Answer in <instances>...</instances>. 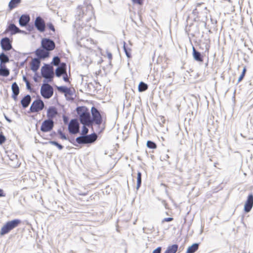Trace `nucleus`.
Wrapping results in <instances>:
<instances>
[{
  "label": "nucleus",
  "instance_id": "2eb2a0df",
  "mask_svg": "<svg viewBox=\"0 0 253 253\" xmlns=\"http://www.w3.org/2000/svg\"><path fill=\"white\" fill-rule=\"evenodd\" d=\"M253 207V194H250L247 198L244 205V211L246 212H249L251 211Z\"/></svg>",
  "mask_w": 253,
  "mask_h": 253
},
{
  "label": "nucleus",
  "instance_id": "9b49d317",
  "mask_svg": "<svg viewBox=\"0 0 253 253\" xmlns=\"http://www.w3.org/2000/svg\"><path fill=\"white\" fill-rule=\"evenodd\" d=\"M54 121L50 119L44 120L42 124L41 130L42 132H46L51 130L54 127Z\"/></svg>",
  "mask_w": 253,
  "mask_h": 253
},
{
  "label": "nucleus",
  "instance_id": "4be33fe9",
  "mask_svg": "<svg viewBox=\"0 0 253 253\" xmlns=\"http://www.w3.org/2000/svg\"><path fill=\"white\" fill-rule=\"evenodd\" d=\"M31 102V97L29 94L25 95L21 100V104L23 108H26Z\"/></svg>",
  "mask_w": 253,
  "mask_h": 253
},
{
  "label": "nucleus",
  "instance_id": "c85d7f7f",
  "mask_svg": "<svg viewBox=\"0 0 253 253\" xmlns=\"http://www.w3.org/2000/svg\"><path fill=\"white\" fill-rule=\"evenodd\" d=\"M21 0H11L8 4L10 9L15 8L21 2Z\"/></svg>",
  "mask_w": 253,
  "mask_h": 253
},
{
  "label": "nucleus",
  "instance_id": "0eeeda50",
  "mask_svg": "<svg viewBox=\"0 0 253 253\" xmlns=\"http://www.w3.org/2000/svg\"><path fill=\"white\" fill-rule=\"evenodd\" d=\"M44 107V104L41 99L34 100L30 108V112L36 113L42 111Z\"/></svg>",
  "mask_w": 253,
  "mask_h": 253
},
{
  "label": "nucleus",
  "instance_id": "4c0bfd02",
  "mask_svg": "<svg viewBox=\"0 0 253 253\" xmlns=\"http://www.w3.org/2000/svg\"><path fill=\"white\" fill-rule=\"evenodd\" d=\"M86 126L83 125L82 130V135H87V133L88 132V129L86 127Z\"/></svg>",
  "mask_w": 253,
  "mask_h": 253
},
{
  "label": "nucleus",
  "instance_id": "c9c22d12",
  "mask_svg": "<svg viewBox=\"0 0 253 253\" xmlns=\"http://www.w3.org/2000/svg\"><path fill=\"white\" fill-rule=\"evenodd\" d=\"M58 133L60 135L61 139L63 140H67L68 138L66 137L65 134L62 131L61 129H59L57 131Z\"/></svg>",
  "mask_w": 253,
  "mask_h": 253
},
{
  "label": "nucleus",
  "instance_id": "6e6552de",
  "mask_svg": "<svg viewBox=\"0 0 253 253\" xmlns=\"http://www.w3.org/2000/svg\"><path fill=\"white\" fill-rule=\"evenodd\" d=\"M41 47L48 52L53 50L55 47L54 42L49 38H43L41 41Z\"/></svg>",
  "mask_w": 253,
  "mask_h": 253
},
{
  "label": "nucleus",
  "instance_id": "9d476101",
  "mask_svg": "<svg viewBox=\"0 0 253 253\" xmlns=\"http://www.w3.org/2000/svg\"><path fill=\"white\" fill-rule=\"evenodd\" d=\"M80 125L77 119H72L68 125V130L71 134H75L79 132Z\"/></svg>",
  "mask_w": 253,
  "mask_h": 253
},
{
  "label": "nucleus",
  "instance_id": "e433bc0d",
  "mask_svg": "<svg viewBox=\"0 0 253 253\" xmlns=\"http://www.w3.org/2000/svg\"><path fill=\"white\" fill-rule=\"evenodd\" d=\"M246 72V69L245 67H244L243 70V71H242V73L241 75H240V77L239 78V79L238 80V83H239L240 82H241L243 80V79L244 78V77L245 76Z\"/></svg>",
  "mask_w": 253,
  "mask_h": 253
},
{
  "label": "nucleus",
  "instance_id": "a18cd8bd",
  "mask_svg": "<svg viewBox=\"0 0 253 253\" xmlns=\"http://www.w3.org/2000/svg\"><path fill=\"white\" fill-rule=\"evenodd\" d=\"M173 220V218L172 217H167L165 218L163 220V222H169Z\"/></svg>",
  "mask_w": 253,
  "mask_h": 253
},
{
  "label": "nucleus",
  "instance_id": "c03bdc74",
  "mask_svg": "<svg viewBox=\"0 0 253 253\" xmlns=\"http://www.w3.org/2000/svg\"><path fill=\"white\" fill-rule=\"evenodd\" d=\"M63 75V80L66 82H69V79H68V76L67 75V73L66 72V73L64 74V75Z\"/></svg>",
  "mask_w": 253,
  "mask_h": 253
},
{
  "label": "nucleus",
  "instance_id": "ea45409f",
  "mask_svg": "<svg viewBox=\"0 0 253 253\" xmlns=\"http://www.w3.org/2000/svg\"><path fill=\"white\" fill-rule=\"evenodd\" d=\"M47 26L48 28L51 31L54 32L55 31V28L53 26V25L51 23H48L47 24Z\"/></svg>",
  "mask_w": 253,
  "mask_h": 253
},
{
  "label": "nucleus",
  "instance_id": "423d86ee",
  "mask_svg": "<svg viewBox=\"0 0 253 253\" xmlns=\"http://www.w3.org/2000/svg\"><path fill=\"white\" fill-rule=\"evenodd\" d=\"M41 94L45 99L50 98L53 94L52 86L47 83L43 84L41 88Z\"/></svg>",
  "mask_w": 253,
  "mask_h": 253
},
{
  "label": "nucleus",
  "instance_id": "a878e982",
  "mask_svg": "<svg viewBox=\"0 0 253 253\" xmlns=\"http://www.w3.org/2000/svg\"><path fill=\"white\" fill-rule=\"evenodd\" d=\"M9 75V71L5 67V65H0V76L7 77Z\"/></svg>",
  "mask_w": 253,
  "mask_h": 253
},
{
  "label": "nucleus",
  "instance_id": "393cba45",
  "mask_svg": "<svg viewBox=\"0 0 253 253\" xmlns=\"http://www.w3.org/2000/svg\"><path fill=\"white\" fill-rule=\"evenodd\" d=\"M9 61V57L4 52L0 54V65H5V63Z\"/></svg>",
  "mask_w": 253,
  "mask_h": 253
},
{
  "label": "nucleus",
  "instance_id": "b1692460",
  "mask_svg": "<svg viewBox=\"0 0 253 253\" xmlns=\"http://www.w3.org/2000/svg\"><path fill=\"white\" fill-rule=\"evenodd\" d=\"M193 55L195 60L203 62V59L201 53L197 51L194 47H193Z\"/></svg>",
  "mask_w": 253,
  "mask_h": 253
},
{
  "label": "nucleus",
  "instance_id": "a19ab883",
  "mask_svg": "<svg viewBox=\"0 0 253 253\" xmlns=\"http://www.w3.org/2000/svg\"><path fill=\"white\" fill-rule=\"evenodd\" d=\"M162 248L160 247H158L156 249H155L152 253H161Z\"/></svg>",
  "mask_w": 253,
  "mask_h": 253
},
{
  "label": "nucleus",
  "instance_id": "4468645a",
  "mask_svg": "<svg viewBox=\"0 0 253 253\" xmlns=\"http://www.w3.org/2000/svg\"><path fill=\"white\" fill-rule=\"evenodd\" d=\"M37 58L40 59H44L49 56V52L42 48L37 49L35 52Z\"/></svg>",
  "mask_w": 253,
  "mask_h": 253
},
{
  "label": "nucleus",
  "instance_id": "f257e3e1",
  "mask_svg": "<svg viewBox=\"0 0 253 253\" xmlns=\"http://www.w3.org/2000/svg\"><path fill=\"white\" fill-rule=\"evenodd\" d=\"M94 13L93 7L91 4L86 5L81 8L78 7L76 15V21L74 27L77 30V35L78 38H82L85 30L83 27L84 25L91 26L90 21H93Z\"/></svg>",
  "mask_w": 253,
  "mask_h": 253
},
{
  "label": "nucleus",
  "instance_id": "bb28decb",
  "mask_svg": "<svg viewBox=\"0 0 253 253\" xmlns=\"http://www.w3.org/2000/svg\"><path fill=\"white\" fill-rule=\"evenodd\" d=\"M198 248L199 244L194 243L187 249L186 253H194L196 251L198 250Z\"/></svg>",
  "mask_w": 253,
  "mask_h": 253
},
{
  "label": "nucleus",
  "instance_id": "a211bd4d",
  "mask_svg": "<svg viewBox=\"0 0 253 253\" xmlns=\"http://www.w3.org/2000/svg\"><path fill=\"white\" fill-rule=\"evenodd\" d=\"M30 20V16L27 14L22 15L19 19V25L21 27L26 26L29 23Z\"/></svg>",
  "mask_w": 253,
  "mask_h": 253
},
{
  "label": "nucleus",
  "instance_id": "f704fd0d",
  "mask_svg": "<svg viewBox=\"0 0 253 253\" xmlns=\"http://www.w3.org/2000/svg\"><path fill=\"white\" fill-rule=\"evenodd\" d=\"M147 146L150 149H155L157 147L156 144L151 140H148L147 142Z\"/></svg>",
  "mask_w": 253,
  "mask_h": 253
},
{
  "label": "nucleus",
  "instance_id": "2f4dec72",
  "mask_svg": "<svg viewBox=\"0 0 253 253\" xmlns=\"http://www.w3.org/2000/svg\"><path fill=\"white\" fill-rule=\"evenodd\" d=\"M137 184H136V189L138 190L141 185V181H142V178H141V176H142V174L140 172V171H138L137 172Z\"/></svg>",
  "mask_w": 253,
  "mask_h": 253
},
{
  "label": "nucleus",
  "instance_id": "5fc2aeb1",
  "mask_svg": "<svg viewBox=\"0 0 253 253\" xmlns=\"http://www.w3.org/2000/svg\"><path fill=\"white\" fill-rule=\"evenodd\" d=\"M33 79H34V81H35V82H38V79H37V77H36L35 76L34 77Z\"/></svg>",
  "mask_w": 253,
  "mask_h": 253
},
{
  "label": "nucleus",
  "instance_id": "8fccbe9b",
  "mask_svg": "<svg viewBox=\"0 0 253 253\" xmlns=\"http://www.w3.org/2000/svg\"><path fill=\"white\" fill-rule=\"evenodd\" d=\"M4 118L5 119V120L8 122L9 123H11V120L9 119L6 115H4Z\"/></svg>",
  "mask_w": 253,
  "mask_h": 253
},
{
  "label": "nucleus",
  "instance_id": "cd10ccee",
  "mask_svg": "<svg viewBox=\"0 0 253 253\" xmlns=\"http://www.w3.org/2000/svg\"><path fill=\"white\" fill-rule=\"evenodd\" d=\"M178 249V245L176 244L169 246L164 253H175Z\"/></svg>",
  "mask_w": 253,
  "mask_h": 253
},
{
  "label": "nucleus",
  "instance_id": "f8f14e48",
  "mask_svg": "<svg viewBox=\"0 0 253 253\" xmlns=\"http://www.w3.org/2000/svg\"><path fill=\"white\" fill-rule=\"evenodd\" d=\"M34 25L39 31L41 32L44 31L45 28V22L41 16L37 17L35 21Z\"/></svg>",
  "mask_w": 253,
  "mask_h": 253
},
{
  "label": "nucleus",
  "instance_id": "c756f323",
  "mask_svg": "<svg viewBox=\"0 0 253 253\" xmlns=\"http://www.w3.org/2000/svg\"><path fill=\"white\" fill-rule=\"evenodd\" d=\"M123 48H124V50L125 52V54H126V57L128 58H131V49L130 48L127 47L126 45V43L125 42H124Z\"/></svg>",
  "mask_w": 253,
  "mask_h": 253
},
{
  "label": "nucleus",
  "instance_id": "79ce46f5",
  "mask_svg": "<svg viewBox=\"0 0 253 253\" xmlns=\"http://www.w3.org/2000/svg\"><path fill=\"white\" fill-rule=\"evenodd\" d=\"M63 122H64V123L65 124H68V121H69V118L68 117H67L65 115H63Z\"/></svg>",
  "mask_w": 253,
  "mask_h": 253
},
{
  "label": "nucleus",
  "instance_id": "6ab92c4d",
  "mask_svg": "<svg viewBox=\"0 0 253 253\" xmlns=\"http://www.w3.org/2000/svg\"><path fill=\"white\" fill-rule=\"evenodd\" d=\"M11 89L12 91V97L16 101L17 99V96L19 93V88L16 82L12 84Z\"/></svg>",
  "mask_w": 253,
  "mask_h": 253
},
{
  "label": "nucleus",
  "instance_id": "603ef678",
  "mask_svg": "<svg viewBox=\"0 0 253 253\" xmlns=\"http://www.w3.org/2000/svg\"><path fill=\"white\" fill-rule=\"evenodd\" d=\"M23 80L25 82V83L26 82H29L28 80L27 79V78L25 76H23Z\"/></svg>",
  "mask_w": 253,
  "mask_h": 253
},
{
  "label": "nucleus",
  "instance_id": "37998d69",
  "mask_svg": "<svg viewBox=\"0 0 253 253\" xmlns=\"http://www.w3.org/2000/svg\"><path fill=\"white\" fill-rule=\"evenodd\" d=\"M26 85L27 89L30 91H31L32 87H31V84L29 83V82H26Z\"/></svg>",
  "mask_w": 253,
  "mask_h": 253
},
{
  "label": "nucleus",
  "instance_id": "39448f33",
  "mask_svg": "<svg viewBox=\"0 0 253 253\" xmlns=\"http://www.w3.org/2000/svg\"><path fill=\"white\" fill-rule=\"evenodd\" d=\"M41 74L47 82H51L54 77L53 67L48 64H45L42 67Z\"/></svg>",
  "mask_w": 253,
  "mask_h": 253
},
{
  "label": "nucleus",
  "instance_id": "f03ea898",
  "mask_svg": "<svg viewBox=\"0 0 253 253\" xmlns=\"http://www.w3.org/2000/svg\"><path fill=\"white\" fill-rule=\"evenodd\" d=\"M76 111L80 117V123L82 125L87 126H92V121H91L90 114L85 107H78L76 108Z\"/></svg>",
  "mask_w": 253,
  "mask_h": 253
},
{
  "label": "nucleus",
  "instance_id": "dca6fc26",
  "mask_svg": "<svg viewBox=\"0 0 253 253\" xmlns=\"http://www.w3.org/2000/svg\"><path fill=\"white\" fill-rule=\"evenodd\" d=\"M66 72V64L65 63H61L55 70V74L57 77L64 75Z\"/></svg>",
  "mask_w": 253,
  "mask_h": 253
},
{
  "label": "nucleus",
  "instance_id": "72a5a7b5",
  "mask_svg": "<svg viewBox=\"0 0 253 253\" xmlns=\"http://www.w3.org/2000/svg\"><path fill=\"white\" fill-rule=\"evenodd\" d=\"M48 143L51 145L56 146L59 150H61L63 149V146L55 141H49Z\"/></svg>",
  "mask_w": 253,
  "mask_h": 253
},
{
  "label": "nucleus",
  "instance_id": "09e8293b",
  "mask_svg": "<svg viewBox=\"0 0 253 253\" xmlns=\"http://www.w3.org/2000/svg\"><path fill=\"white\" fill-rule=\"evenodd\" d=\"M107 57L109 59H111L112 58V54L110 52L107 53Z\"/></svg>",
  "mask_w": 253,
  "mask_h": 253
},
{
  "label": "nucleus",
  "instance_id": "7ed1b4c3",
  "mask_svg": "<svg viewBox=\"0 0 253 253\" xmlns=\"http://www.w3.org/2000/svg\"><path fill=\"white\" fill-rule=\"evenodd\" d=\"M21 222V220L18 219H15L7 222L1 227L0 235L2 236L8 233L11 230L17 227Z\"/></svg>",
  "mask_w": 253,
  "mask_h": 253
},
{
  "label": "nucleus",
  "instance_id": "aec40b11",
  "mask_svg": "<svg viewBox=\"0 0 253 253\" xmlns=\"http://www.w3.org/2000/svg\"><path fill=\"white\" fill-rule=\"evenodd\" d=\"M41 61L38 58L32 59L31 63V69L33 72H37L40 66Z\"/></svg>",
  "mask_w": 253,
  "mask_h": 253
},
{
  "label": "nucleus",
  "instance_id": "58836bf2",
  "mask_svg": "<svg viewBox=\"0 0 253 253\" xmlns=\"http://www.w3.org/2000/svg\"><path fill=\"white\" fill-rule=\"evenodd\" d=\"M5 141V136L0 133V144H2V143H3Z\"/></svg>",
  "mask_w": 253,
  "mask_h": 253
},
{
  "label": "nucleus",
  "instance_id": "1a4fd4ad",
  "mask_svg": "<svg viewBox=\"0 0 253 253\" xmlns=\"http://www.w3.org/2000/svg\"><path fill=\"white\" fill-rule=\"evenodd\" d=\"M91 113L92 116V124L94 123L95 124L100 125L102 123V116L99 111L95 107H92L91 108Z\"/></svg>",
  "mask_w": 253,
  "mask_h": 253
},
{
  "label": "nucleus",
  "instance_id": "473e14b6",
  "mask_svg": "<svg viewBox=\"0 0 253 253\" xmlns=\"http://www.w3.org/2000/svg\"><path fill=\"white\" fill-rule=\"evenodd\" d=\"M51 63L54 66H59L60 64V59L57 56H54L52 59Z\"/></svg>",
  "mask_w": 253,
  "mask_h": 253
},
{
  "label": "nucleus",
  "instance_id": "f3484780",
  "mask_svg": "<svg viewBox=\"0 0 253 253\" xmlns=\"http://www.w3.org/2000/svg\"><path fill=\"white\" fill-rule=\"evenodd\" d=\"M58 114V111L56 108L54 106H50L47 110L46 116L47 119L53 120Z\"/></svg>",
  "mask_w": 253,
  "mask_h": 253
},
{
  "label": "nucleus",
  "instance_id": "864d4df0",
  "mask_svg": "<svg viewBox=\"0 0 253 253\" xmlns=\"http://www.w3.org/2000/svg\"><path fill=\"white\" fill-rule=\"evenodd\" d=\"M68 140H69V141L71 143H72V144H74V145H76L75 144V141H74V139H72V140H71V139H68Z\"/></svg>",
  "mask_w": 253,
  "mask_h": 253
},
{
  "label": "nucleus",
  "instance_id": "412c9836",
  "mask_svg": "<svg viewBox=\"0 0 253 253\" xmlns=\"http://www.w3.org/2000/svg\"><path fill=\"white\" fill-rule=\"evenodd\" d=\"M7 30L11 32V35H14L19 33H25V32L21 30L13 23H11L8 26Z\"/></svg>",
  "mask_w": 253,
  "mask_h": 253
},
{
  "label": "nucleus",
  "instance_id": "20e7f679",
  "mask_svg": "<svg viewBox=\"0 0 253 253\" xmlns=\"http://www.w3.org/2000/svg\"><path fill=\"white\" fill-rule=\"evenodd\" d=\"M97 138V134L93 133L88 135H82L76 138V141L80 144H88L94 142Z\"/></svg>",
  "mask_w": 253,
  "mask_h": 253
},
{
  "label": "nucleus",
  "instance_id": "de8ad7c7",
  "mask_svg": "<svg viewBox=\"0 0 253 253\" xmlns=\"http://www.w3.org/2000/svg\"><path fill=\"white\" fill-rule=\"evenodd\" d=\"M5 194L4 193L3 190L1 189H0V197H5Z\"/></svg>",
  "mask_w": 253,
  "mask_h": 253
},
{
  "label": "nucleus",
  "instance_id": "49530a36",
  "mask_svg": "<svg viewBox=\"0 0 253 253\" xmlns=\"http://www.w3.org/2000/svg\"><path fill=\"white\" fill-rule=\"evenodd\" d=\"M133 2L139 4H142L143 2V0H132Z\"/></svg>",
  "mask_w": 253,
  "mask_h": 253
},
{
  "label": "nucleus",
  "instance_id": "5701e85b",
  "mask_svg": "<svg viewBox=\"0 0 253 253\" xmlns=\"http://www.w3.org/2000/svg\"><path fill=\"white\" fill-rule=\"evenodd\" d=\"M57 89L59 91L64 93L65 96L72 95V91L70 88L65 86H60L57 87Z\"/></svg>",
  "mask_w": 253,
  "mask_h": 253
},
{
  "label": "nucleus",
  "instance_id": "7c9ffc66",
  "mask_svg": "<svg viewBox=\"0 0 253 253\" xmlns=\"http://www.w3.org/2000/svg\"><path fill=\"white\" fill-rule=\"evenodd\" d=\"M148 85L143 82H141L138 87V89L139 92H143L148 89Z\"/></svg>",
  "mask_w": 253,
  "mask_h": 253
},
{
  "label": "nucleus",
  "instance_id": "3c124183",
  "mask_svg": "<svg viewBox=\"0 0 253 253\" xmlns=\"http://www.w3.org/2000/svg\"><path fill=\"white\" fill-rule=\"evenodd\" d=\"M33 29H34V28H33V27L32 26H31L30 25H28V26L27 27V30H28L30 31H31Z\"/></svg>",
  "mask_w": 253,
  "mask_h": 253
},
{
  "label": "nucleus",
  "instance_id": "ddd939ff",
  "mask_svg": "<svg viewBox=\"0 0 253 253\" xmlns=\"http://www.w3.org/2000/svg\"><path fill=\"white\" fill-rule=\"evenodd\" d=\"M12 41L7 37L2 38L0 41L1 47L4 51H9L12 48Z\"/></svg>",
  "mask_w": 253,
  "mask_h": 253
}]
</instances>
